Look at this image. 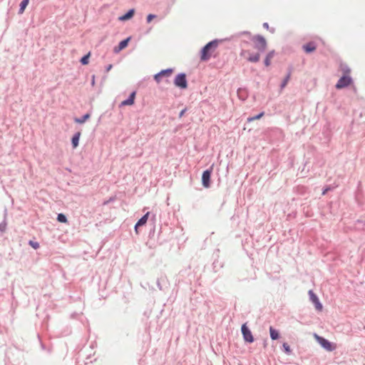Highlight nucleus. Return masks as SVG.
I'll return each instance as SVG.
<instances>
[{"label": "nucleus", "instance_id": "obj_1", "mask_svg": "<svg viewBox=\"0 0 365 365\" xmlns=\"http://www.w3.org/2000/svg\"><path fill=\"white\" fill-rule=\"evenodd\" d=\"M217 46V41H212L206 44L201 51L200 59L203 61H207Z\"/></svg>", "mask_w": 365, "mask_h": 365}, {"label": "nucleus", "instance_id": "obj_2", "mask_svg": "<svg viewBox=\"0 0 365 365\" xmlns=\"http://www.w3.org/2000/svg\"><path fill=\"white\" fill-rule=\"evenodd\" d=\"M240 56L245 58L247 61L256 63L259 61L260 53L259 52L253 53L249 49H243L240 53Z\"/></svg>", "mask_w": 365, "mask_h": 365}, {"label": "nucleus", "instance_id": "obj_3", "mask_svg": "<svg viewBox=\"0 0 365 365\" xmlns=\"http://www.w3.org/2000/svg\"><path fill=\"white\" fill-rule=\"evenodd\" d=\"M314 339L317 341V342L327 351H334L336 348V345L333 344L326 339L319 336L317 334H314Z\"/></svg>", "mask_w": 365, "mask_h": 365}, {"label": "nucleus", "instance_id": "obj_4", "mask_svg": "<svg viewBox=\"0 0 365 365\" xmlns=\"http://www.w3.org/2000/svg\"><path fill=\"white\" fill-rule=\"evenodd\" d=\"M349 69H347L344 72V75L338 81L337 83L336 84V88L337 89L344 88L352 83L351 78L349 75Z\"/></svg>", "mask_w": 365, "mask_h": 365}, {"label": "nucleus", "instance_id": "obj_5", "mask_svg": "<svg viewBox=\"0 0 365 365\" xmlns=\"http://www.w3.org/2000/svg\"><path fill=\"white\" fill-rule=\"evenodd\" d=\"M252 41L255 44V48L258 50V52L264 51L266 49L267 41L264 37L261 36H254Z\"/></svg>", "mask_w": 365, "mask_h": 365}, {"label": "nucleus", "instance_id": "obj_6", "mask_svg": "<svg viewBox=\"0 0 365 365\" xmlns=\"http://www.w3.org/2000/svg\"><path fill=\"white\" fill-rule=\"evenodd\" d=\"M175 85L180 88H186L187 87V83L186 76L183 73L178 74L175 78Z\"/></svg>", "mask_w": 365, "mask_h": 365}, {"label": "nucleus", "instance_id": "obj_7", "mask_svg": "<svg viewBox=\"0 0 365 365\" xmlns=\"http://www.w3.org/2000/svg\"><path fill=\"white\" fill-rule=\"evenodd\" d=\"M242 335H243V338L244 339L249 342V343H252L254 341V338H253V336L252 334V332L251 331L247 328V327L246 326V324H243L242 326Z\"/></svg>", "mask_w": 365, "mask_h": 365}, {"label": "nucleus", "instance_id": "obj_8", "mask_svg": "<svg viewBox=\"0 0 365 365\" xmlns=\"http://www.w3.org/2000/svg\"><path fill=\"white\" fill-rule=\"evenodd\" d=\"M210 175L211 170H205L202 175V182L205 187L207 188L210 185Z\"/></svg>", "mask_w": 365, "mask_h": 365}, {"label": "nucleus", "instance_id": "obj_9", "mask_svg": "<svg viewBox=\"0 0 365 365\" xmlns=\"http://www.w3.org/2000/svg\"><path fill=\"white\" fill-rule=\"evenodd\" d=\"M173 73V69L168 68L165 70H163L158 73L154 76L155 80L159 83L161 81V78L164 76L169 77Z\"/></svg>", "mask_w": 365, "mask_h": 365}, {"label": "nucleus", "instance_id": "obj_10", "mask_svg": "<svg viewBox=\"0 0 365 365\" xmlns=\"http://www.w3.org/2000/svg\"><path fill=\"white\" fill-rule=\"evenodd\" d=\"M309 297H310V299L311 301L315 305V308L318 310V311H322V304L320 303L318 297H317V295L313 292V291L312 290H309Z\"/></svg>", "mask_w": 365, "mask_h": 365}, {"label": "nucleus", "instance_id": "obj_11", "mask_svg": "<svg viewBox=\"0 0 365 365\" xmlns=\"http://www.w3.org/2000/svg\"><path fill=\"white\" fill-rule=\"evenodd\" d=\"M302 48L307 53L314 52L317 48V43L314 41L308 42L303 45Z\"/></svg>", "mask_w": 365, "mask_h": 365}, {"label": "nucleus", "instance_id": "obj_12", "mask_svg": "<svg viewBox=\"0 0 365 365\" xmlns=\"http://www.w3.org/2000/svg\"><path fill=\"white\" fill-rule=\"evenodd\" d=\"M130 39V38H127L126 39L121 41L119 43L118 46L114 47L113 51L117 53H119L123 49H124L125 47H127Z\"/></svg>", "mask_w": 365, "mask_h": 365}, {"label": "nucleus", "instance_id": "obj_13", "mask_svg": "<svg viewBox=\"0 0 365 365\" xmlns=\"http://www.w3.org/2000/svg\"><path fill=\"white\" fill-rule=\"evenodd\" d=\"M136 92L133 91L130 95L128 99L125 100L121 102L120 106H132L134 104L135 102V98Z\"/></svg>", "mask_w": 365, "mask_h": 365}, {"label": "nucleus", "instance_id": "obj_14", "mask_svg": "<svg viewBox=\"0 0 365 365\" xmlns=\"http://www.w3.org/2000/svg\"><path fill=\"white\" fill-rule=\"evenodd\" d=\"M149 216V212H147L144 216H143L136 223L135 226V232L138 234V227L140 226H143L146 224Z\"/></svg>", "mask_w": 365, "mask_h": 365}, {"label": "nucleus", "instance_id": "obj_15", "mask_svg": "<svg viewBox=\"0 0 365 365\" xmlns=\"http://www.w3.org/2000/svg\"><path fill=\"white\" fill-rule=\"evenodd\" d=\"M135 14V10L133 9H130L125 15H123L118 18L120 21H126L131 19Z\"/></svg>", "mask_w": 365, "mask_h": 365}, {"label": "nucleus", "instance_id": "obj_16", "mask_svg": "<svg viewBox=\"0 0 365 365\" xmlns=\"http://www.w3.org/2000/svg\"><path fill=\"white\" fill-rule=\"evenodd\" d=\"M274 56V51H269L264 59V64L266 66H269L271 64L272 59L273 58Z\"/></svg>", "mask_w": 365, "mask_h": 365}, {"label": "nucleus", "instance_id": "obj_17", "mask_svg": "<svg viewBox=\"0 0 365 365\" xmlns=\"http://www.w3.org/2000/svg\"><path fill=\"white\" fill-rule=\"evenodd\" d=\"M81 136V133H76L72 138V145L74 148L78 145V141Z\"/></svg>", "mask_w": 365, "mask_h": 365}, {"label": "nucleus", "instance_id": "obj_18", "mask_svg": "<svg viewBox=\"0 0 365 365\" xmlns=\"http://www.w3.org/2000/svg\"><path fill=\"white\" fill-rule=\"evenodd\" d=\"M269 333H270V337L273 340H276L279 338V333L278 331L274 329L272 327H269Z\"/></svg>", "mask_w": 365, "mask_h": 365}, {"label": "nucleus", "instance_id": "obj_19", "mask_svg": "<svg viewBox=\"0 0 365 365\" xmlns=\"http://www.w3.org/2000/svg\"><path fill=\"white\" fill-rule=\"evenodd\" d=\"M91 117V115L89 113L85 114L82 118H75V122L79 124H82L85 123L89 118Z\"/></svg>", "mask_w": 365, "mask_h": 365}, {"label": "nucleus", "instance_id": "obj_20", "mask_svg": "<svg viewBox=\"0 0 365 365\" xmlns=\"http://www.w3.org/2000/svg\"><path fill=\"white\" fill-rule=\"evenodd\" d=\"M29 0H23L20 4V9L19 11V14H21L24 13L25 9L28 6Z\"/></svg>", "mask_w": 365, "mask_h": 365}, {"label": "nucleus", "instance_id": "obj_21", "mask_svg": "<svg viewBox=\"0 0 365 365\" xmlns=\"http://www.w3.org/2000/svg\"><path fill=\"white\" fill-rule=\"evenodd\" d=\"M264 115V113L262 112L260 113L259 114L255 115V116H253V117H250L247 118V122H252L255 120H259L260 119L262 116Z\"/></svg>", "mask_w": 365, "mask_h": 365}, {"label": "nucleus", "instance_id": "obj_22", "mask_svg": "<svg viewBox=\"0 0 365 365\" xmlns=\"http://www.w3.org/2000/svg\"><path fill=\"white\" fill-rule=\"evenodd\" d=\"M57 220L60 222L66 223L67 222V218L63 214H58L57 217Z\"/></svg>", "mask_w": 365, "mask_h": 365}, {"label": "nucleus", "instance_id": "obj_23", "mask_svg": "<svg viewBox=\"0 0 365 365\" xmlns=\"http://www.w3.org/2000/svg\"><path fill=\"white\" fill-rule=\"evenodd\" d=\"M91 53H88L87 55L84 56L81 59V62L83 65H87L88 63V59Z\"/></svg>", "mask_w": 365, "mask_h": 365}, {"label": "nucleus", "instance_id": "obj_24", "mask_svg": "<svg viewBox=\"0 0 365 365\" xmlns=\"http://www.w3.org/2000/svg\"><path fill=\"white\" fill-rule=\"evenodd\" d=\"M289 78H290V73H289V74L286 76V78L284 79L283 82L282 83V85H281V88H284L287 86V83H288V81H289Z\"/></svg>", "mask_w": 365, "mask_h": 365}, {"label": "nucleus", "instance_id": "obj_25", "mask_svg": "<svg viewBox=\"0 0 365 365\" xmlns=\"http://www.w3.org/2000/svg\"><path fill=\"white\" fill-rule=\"evenodd\" d=\"M283 348L287 354H289L291 353L290 346L287 343L283 344Z\"/></svg>", "mask_w": 365, "mask_h": 365}, {"label": "nucleus", "instance_id": "obj_26", "mask_svg": "<svg viewBox=\"0 0 365 365\" xmlns=\"http://www.w3.org/2000/svg\"><path fill=\"white\" fill-rule=\"evenodd\" d=\"M29 245L34 248V249H38L39 247V244L37 242L34 241H29Z\"/></svg>", "mask_w": 365, "mask_h": 365}, {"label": "nucleus", "instance_id": "obj_27", "mask_svg": "<svg viewBox=\"0 0 365 365\" xmlns=\"http://www.w3.org/2000/svg\"><path fill=\"white\" fill-rule=\"evenodd\" d=\"M156 17L154 14H148L147 16V22L150 23L153 19H154Z\"/></svg>", "mask_w": 365, "mask_h": 365}, {"label": "nucleus", "instance_id": "obj_28", "mask_svg": "<svg viewBox=\"0 0 365 365\" xmlns=\"http://www.w3.org/2000/svg\"><path fill=\"white\" fill-rule=\"evenodd\" d=\"M112 67L113 66L111 64L108 65L106 68V71L108 72L112 68Z\"/></svg>", "mask_w": 365, "mask_h": 365}, {"label": "nucleus", "instance_id": "obj_29", "mask_svg": "<svg viewBox=\"0 0 365 365\" xmlns=\"http://www.w3.org/2000/svg\"><path fill=\"white\" fill-rule=\"evenodd\" d=\"M263 26H264L265 29H269V24H268L267 23H264V24H263Z\"/></svg>", "mask_w": 365, "mask_h": 365}, {"label": "nucleus", "instance_id": "obj_30", "mask_svg": "<svg viewBox=\"0 0 365 365\" xmlns=\"http://www.w3.org/2000/svg\"><path fill=\"white\" fill-rule=\"evenodd\" d=\"M94 84H95V76H93V77H92V85L94 86Z\"/></svg>", "mask_w": 365, "mask_h": 365}, {"label": "nucleus", "instance_id": "obj_31", "mask_svg": "<svg viewBox=\"0 0 365 365\" xmlns=\"http://www.w3.org/2000/svg\"><path fill=\"white\" fill-rule=\"evenodd\" d=\"M328 188H327L326 190H324V192H322L323 195H325L327 193V192L328 191Z\"/></svg>", "mask_w": 365, "mask_h": 365}]
</instances>
